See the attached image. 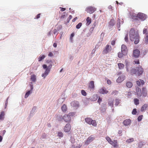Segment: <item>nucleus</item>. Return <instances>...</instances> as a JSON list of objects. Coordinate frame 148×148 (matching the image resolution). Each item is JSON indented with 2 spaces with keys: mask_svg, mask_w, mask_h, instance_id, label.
Instances as JSON below:
<instances>
[{
  "mask_svg": "<svg viewBox=\"0 0 148 148\" xmlns=\"http://www.w3.org/2000/svg\"><path fill=\"white\" fill-rule=\"evenodd\" d=\"M130 39L131 41H134L135 44H138L139 41L140 37L137 32L134 28H132L129 32Z\"/></svg>",
  "mask_w": 148,
  "mask_h": 148,
  "instance_id": "1",
  "label": "nucleus"
},
{
  "mask_svg": "<svg viewBox=\"0 0 148 148\" xmlns=\"http://www.w3.org/2000/svg\"><path fill=\"white\" fill-rule=\"evenodd\" d=\"M46 63V64H50V65H48L47 66L46 64H45L42 65L43 68L44 69H46L44 73L42 75V77H43L44 78H45L49 74L53 64V62L51 60H47Z\"/></svg>",
  "mask_w": 148,
  "mask_h": 148,
  "instance_id": "2",
  "label": "nucleus"
},
{
  "mask_svg": "<svg viewBox=\"0 0 148 148\" xmlns=\"http://www.w3.org/2000/svg\"><path fill=\"white\" fill-rule=\"evenodd\" d=\"M96 8L91 6L86 8V11L89 13L91 14L96 10Z\"/></svg>",
  "mask_w": 148,
  "mask_h": 148,
  "instance_id": "3",
  "label": "nucleus"
},
{
  "mask_svg": "<svg viewBox=\"0 0 148 148\" xmlns=\"http://www.w3.org/2000/svg\"><path fill=\"white\" fill-rule=\"evenodd\" d=\"M95 138L93 136V135H91L88 138L85 142V144L86 145H88Z\"/></svg>",
  "mask_w": 148,
  "mask_h": 148,
  "instance_id": "4",
  "label": "nucleus"
},
{
  "mask_svg": "<svg viewBox=\"0 0 148 148\" xmlns=\"http://www.w3.org/2000/svg\"><path fill=\"white\" fill-rule=\"evenodd\" d=\"M138 15L137 20H138L139 19H140L142 21H144L146 18L145 15L142 13H138Z\"/></svg>",
  "mask_w": 148,
  "mask_h": 148,
  "instance_id": "5",
  "label": "nucleus"
},
{
  "mask_svg": "<svg viewBox=\"0 0 148 148\" xmlns=\"http://www.w3.org/2000/svg\"><path fill=\"white\" fill-rule=\"evenodd\" d=\"M71 129V126L69 123L67 124L64 128V131L66 132H68L70 131Z\"/></svg>",
  "mask_w": 148,
  "mask_h": 148,
  "instance_id": "6",
  "label": "nucleus"
},
{
  "mask_svg": "<svg viewBox=\"0 0 148 148\" xmlns=\"http://www.w3.org/2000/svg\"><path fill=\"white\" fill-rule=\"evenodd\" d=\"M63 119L66 122L70 123L71 121V118L68 114H65L63 117Z\"/></svg>",
  "mask_w": 148,
  "mask_h": 148,
  "instance_id": "7",
  "label": "nucleus"
},
{
  "mask_svg": "<svg viewBox=\"0 0 148 148\" xmlns=\"http://www.w3.org/2000/svg\"><path fill=\"white\" fill-rule=\"evenodd\" d=\"M140 55V51L138 49H136L133 51V56L135 58L138 57Z\"/></svg>",
  "mask_w": 148,
  "mask_h": 148,
  "instance_id": "8",
  "label": "nucleus"
},
{
  "mask_svg": "<svg viewBox=\"0 0 148 148\" xmlns=\"http://www.w3.org/2000/svg\"><path fill=\"white\" fill-rule=\"evenodd\" d=\"M71 105L72 107L77 108L79 106V103L78 101H74L71 103Z\"/></svg>",
  "mask_w": 148,
  "mask_h": 148,
  "instance_id": "9",
  "label": "nucleus"
},
{
  "mask_svg": "<svg viewBox=\"0 0 148 148\" xmlns=\"http://www.w3.org/2000/svg\"><path fill=\"white\" fill-rule=\"evenodd\" d=\"M121 52L123 53L124 54H126L127 53V50L126 46L123 45L121 47Z\"/></svg>",
  "mask_w": 148,
  "mask_h": 148,
  "instance_id": "10",
  "label": "nucleus"
},
{
  "mask_svg": "<svg viewBox=\"0 0 148 148\" xmlns=\"http://www.w3.org/2000/svg\"><path fill=\"white\" fill-rule=\"evenodd\" d=\"M137 73L138 76H140L142 75L143 72V69L140 66L137 68Z\"/></svg>",
  "mask_w": 148,
  "mask_h": 148,
  "instance_id": "11",
  "label": "nucleus"
},
{
  "mask_svg": "<svg viewBox=\"0 0 148 148\" xmlns=\"http://www.w3.org/2000/svg\"><path fill=\"white\" fill-rule=\"evenodd\" d=\"M125 76L124 75L120 76L116 80L117 82L118 83H121L125 79Z\"/></svg>",
  "mask_w": 148,
  "mask_h": 148,
  "instance_id": "12",
  "label": "nucleus"
},
{
  "mask_svg": "<svg viewBox=\"0 0 148 148\" xmlns=\"http://www.w3.org/2000/svg\"><path fill=\"white\" fill-rule=\"evenodd\" d=\"M142 94L144 97H146L147 95V90L146 88L143 87L142 89Z\"/></svg>",
  "mask_w": 148,
  "mask_h": 148,
  "instance_id": "13",
  "label": "nucleus"
},
{
  "mask_svg": "<svg viewBox=\"0 0 148 148\" xmlns=\"http://www.w3.org/2000/svg\"><path fill=\"white\" fill-rule=\"evenodd\" d=\"M99 92L101 94H104L107 93L108 92L104 88H103L99 90Z\"/></svg>",
  "mask_w": 148,
  "mask_h": 148,
  "instance_id": "14",
  "label": "nucleus"
},
{
  "mask_svg": "<svg viewBox=\"0 0 148 148\" xmlns=\"http://www.w3.org/2000/svg\"><path fill=\"white\" fill-rule=\"evenodd\" d=\"M136 92L137 95L138 96L140 97L141 96L142 92L141 90L138 87L136 88Z\"/></svg>",
  "mask_w": 148,
  "mask_h": 148,
  "instance_id": "15",
  "label": "nucleus"
},
{
  "mask_svg": "<svg viewBox=\"0 0 148 148\" xmlns=\"http://www.w3.org/2000/svg\"><path fill=\"white\" fill-rule=\"evenodd\" d=\"M138 14H136L135 13H133L131 14V18L132 19L134 20H137L138 18Z\"/></svg>",
  "mask_w": 148,
  "mask_h": 148,
  "instance_id": "16",
  "label": "nucleus"
},
{
  "mask_svg": "<svg viewBox=\"0 0 148 148\" xmlns=\"http://www.w3.org/2000/svg\"><path fill=\"white\" fill-rule=\"evenodd\" d=\"M109 46L108 45H107L105 49L103 51V53H107L110 51Z\"/></svg>",
  "mask_w": 148,
  "mask_h": 148,
  "instance_id": "17",
  "label": "nucleus"
},
{
  "mask_svg": "<svg viewBox=\"0 0 148 148\" xmlns=\"http://www.w3.org/2000/svg\"><path fill=\"white\" fill-rule=\"evenodd\" d=\"M136 82L137 85L139 86H140L141 84L143 85L145 83L144 81L143 80L140 79L137 81Z\"/></svg>",
  "mask_w": 148,
  "mask_h": 148,
  "instance_id": "18",
  "label": "nucleus"
},
{
  "mask_svg": "<svg viewBox=\"0 0 148 148\" xmlns=\"http://www.w3.org/2000/svg\"><path fill=\"white\" fill-rule=\"evenodd\" d=\"M131 121L130 119L125 120L123 122V124L125 126H127L131 123Z\"/></svg>",
  "mask_w": 148,
  "mask_h": 148,
  "instance_id": "19",
  "label": "nucleus"
},
{
  "mask_svg": "<svg viewBox=\"0 0 148 148\" xmlns=\"http://www.w3.org/2000/svg\"><path fill=\"white\" fill-rule=\"evenodd\" d=\"M89 87L90 89H93L94 88L95 86L94 85V82L93 81L90 82L89 84Z\"/></svg>",
  "mask_w": 148,
  "mask_h": 148,
  "instance_id": "20",
  "label": "nucleus"
},
{
  "mask_svg": "<svg viewBox=\"0 0 148 148\" xmlns=\"http://www.w3.org/2000/svg\"><path fill=\"white\" fill-rule=\"evenodd\" d=\"M112 145L115 147H117L118 146L117 140H114L112 143Z\"/></svg>",
  "mask_w": 148,
  "mask_h": 148,
  "instance_id": "21",
  "label": "nucleus"
},
{
  "mask_svg": "<svg viewBox=\"0 0 148 148\" xmlns=\"http://www.w3.org/2000/svg\"><path fill=\"white\" fill-rule=\"evenodd\" d=\"M62 111L64 112H65L66 111L67 108V106L66 104H64L61 108Z\"/></svg>",
  "mask_w": 148,
  "mask_h": 148,
  "instance_id": "22",
  "label": "nucleus"
},
{
  "mask_svg": "<svg viewBox=\"0 0 148 148\" xmlns=\"http://www.w3.org/2000/svg\"><path fill=\"white\" fill-rule=\"evenodd\" d=\"M126 86L129 88H131L133 86V84L130 81H128L126 83Z\"/></svg>",
  "mask_w": 148,
  "mask_h": 148,
  "instance_id": "23",
  "label": "nucleus"
},
{
  "mask_svg": "<svg viewBox=\"0 0 148 148\" xmlns=\"http://www.w3.org/2000/svg\"><path fill=\"white\" fill-rule=\"evenodd\" d=\"M82 144L79 143V144H77L76 146L73 145L72 146L71 148H80L82 146Z\"/></svg>",
  "mask_w": 148,
  "mask_h": 148,
  "instance_id": "24",
  "label": "nucleus"
},
{
  "mask_svg": "<svg viewBox=\"0 0 148 148\" xmlns=\"http://www.w3.org/2000/svg\"><path fill=\"white\" fill-rule=\"evenodd\" d=\"M148 106V104H144L142 106L141 109V111L142 112L145 110L147 108Z\"/></svg>",
  "mask_w": 148,
  "mask_h": 148,
  "instance_id": "25",
  "label": "nucleus"
},
{
  "mask_svg": "<svg viewBox=\"0 0 148 148\" xmlns=\"http://www.w3.org/2000/svg\"><path fill=\"white\" fill-rule=\"evenodd\" d=\"M137 72V69L134 68H132L131 70L130 73L132 75H133L136 74Z\"/></svg>",
  "mask_w": 148,
  "mask_h": 148,
  "instance_id": "26",
  "label": "nucleus"
},
{
  "mask_svg": "<svg viewBox=\"0 0 148 148\" xmlns=\"http://www.w3.org/2000/svg\"><path fill=\"white\" fill-rule=\"evenodd\" d=\"M45 57V56L44 55H40L39 57L38 58V61L40 62L42 60L44 59Z\"/></svg>",
  "mask_w": 148,
  "mask_h": 148,
  "instance_id": "27",
  "label": "nucleus"
},
{
  "mask_svg": "<svg viewBox=\"0 0 148 148\" xmlns=\"http://www.w3.org/2000/svg\"><path fill=\"white\" fill-rule=\"evenodd\" d=\"M31 79L33 82H35L36 80V76L34 74L32 75L31 77Z\"/></svg>",
  "mask_w": 148,
  "mask_h": 148,
  "instance_id": "28",
  "label": "nucleus"
},
{
  "mask_svg": "<svg viewBox=\"0 0 148 148\" xmlns=\"http://www.w3.org/2000/svg\"><path fill=\"white\" fill-rule=\"evenodd\" d=\"M92 120V119L90 118H87L85 119L86 122L90 125V123Z\"/></svg>",
  "mask_w": 148,
  "mask_h": 148,
  "instance_id": "29",
  "label": "nucleus"
},
{
  "mask_svg": "<svg viewBox=\"0 0 148 148\" xmlns=\"http://www.w3.org/2000/svg\"><path fill=\"white\" fill-rule=\"evenodd\" d=\"M5 115V113L4 111H2L1 112L0 115V120H3L4 119V116Z\"/></svg>",
  "mask_w": 148,
  "mask_h": 148,
  "instance_id": "30",
  "label": "nucleus"
},
{
  "mask_svg": "<svg viewBox=\"0 0 148 148\" xmlns=\"http://www.w3.org/2000/svg\"><path fill=\"white\" fill-rule=\"evenodd\" d=\"M86 21L87 23L86 24H87L88 25H90L91 22V19L89 17H87L86 19Z\"/></svg>",
  "mask_w": 148,
  "mask_h": 148,
  "instance_id": "31",
  "label": "nucleus"
},
{
  "mask_svg": "<svg viewBox=\"0 0 148 148\" xmlns=\"http://www.w3.org/2000/svg\"><path fill=\"white\" fill-rule=\"evenodd\" d=\"M145 42L146 44L148 43V33L145 34Z\"/></svg>",
  "mask_w": 148,
  "mask_h": 148,
  "instance_id": "32",
  "label": "nucleus"
},
{
  "mask_svg": "<svg viewBox=\"0 0 148 148\" xmlns=\"http://www.w3.org/2000/svg\"><path fill=\"white\" fill-rule=\"evenodd\" d=\"M145 143L143 141H140L138 144V147L139 148H141L143 145H145Z\"/></svg>",
  "mask_w": 148,
  "mask_h": 148,
  "instance_id": "33",
  "label": "nucleus"
},
{
  "mask_svg": "<svg viewBox=\"0 0 148 148\" xmlns=\"http://www.w3.org/2000/svg\"><path fill=\"white\" fill-rule=\"evenodd\" d=\"M118 66L119 69H123L124 68V65L123 64L121 63H119L118 64Z\"/></svg>",
  "mask_w": 148,
  "mask_h": 148,
  "instance_id": "34",
  "label": "nucleus"
},
{
  "mask_svg": "<svg viewBox=\"0 0 148 148\" xmlns=\"http://www.w3.org/2000/svg\"><path fill=\"white\" fill-rule=\"evenodd\" d=\"M92 124L93 126L96 127L97 125V124L95 120H92L90 123V125Z\"/></svg>",
  "mask_w": 148,
  "mask_h": 148,
  "instance_id": "35",
  "label": "nucleus"
},
{
  "mask_svg": "<svg viewBox=\"0 0 148 148\" xmlns=\"http://www.w3.org/2000/svg\"><path fill=\"white\" fill-rule=\"evenodd\" d=\"M134 102L135 104L136 105H137L139 104V100L138 99H134Z\"/></svg>",
  "mask_w": 148,
  "mask_h": 148,
  "instance_id": "36",
  "label": "nucleus"
},
{
  "mask_svg": "<svg viewBox=\"0 0 148 148\" xmlns=\"http://www.w3.org/2000/svg\"><path fill=\"white\" fill-rule=\"evenodd\" d=\"M66 13L65 12H64L61 16L60 17V19L61 20H63L66 17Z\"/></svg>",
  "mask_w": 148,
  "mask_h": 148,
  "instance_id": "37",
  "label": "nucleus"
},
{
  "mask_svg": "<svg viewBox=\"0 0 148 148\" xmlns=\"http://www.w3.org/2000/svg\"><path fill=\"white\" fill-rule=\"evenodd\" d=\"M32 92H31V91H29L27 92L25 95V98H27L29 96L30 94Z\"/></svg>",
  "mask_w": 148,
  "mask_h": 148,
  "instance_id": "38",
  "label": "nucleus"
},
{
  "mask_svg": "<svg viewBox=\"0 0 148 148\" xmlns=\"http://www.w3.org/2000/svg\"><path fill=\"white\" fill-rule=\"evenodd\" d=\"M125 54H124L123 53V52L120 53L119 52L118 53V57L120 58H121L123 57V56L124 55H125Z\"/></svg>",
  "mask_w": 148,
  "mask_h": 148,
  "instance_id": "39",
  "label": "nucleus"
},
{
  "mask_svg": "<svg viewBox=\"0 0 148 148\" xmlns=\"http://www.w3.org/2000/svg\"><path fill=\"white\" fill-rule=\"evenodd\" d=\"M134 139L132 138L127 140L126 141V142L127 143H129L132 142L133 141H134Z\"/></svg>",
  "mask_w": 148,
  "mask_h": 148,
  "instance_id": "40",
  "label": "nucleus"
},
{
  "mask_svg": "<svg viewBox=\"0 0 148 148\" xmlns=\"http://www.w3.org/2000/svg\"><path fill=\"white\" fill-rule=\"evenodd\" d=\"M58 136L60 137H62L63 136V133L61 132H58Z\"/></svg>",
  "mask_w": 148,
  "mask_h": 148,
  "instance_id": "41",
  "label": "nucleus"
},
{
  "mask_svg": "<svg viewBox=\"0 0 148 148\" xmlns=\"http://www.w3.org/2000/svg\"><path fill=\"white\" fill-rule=\"evenodd\" d=\"M82 25V23H79L76 26V28L77 29H79L80 28V27H81Z\"/></svg>",
  "mask_w": 148,
  "mask_h": 148,
  "instance_id": "42",
  "label": "nucleus"
},
{
  "mask_svg": "<svg viewBox=\"0 0 148 148\" xmlns=\"http://www.w3.org/2000/svg\"><path fill=\"white\" fill-rule=\"evenodd\" d=\"M115 105L116 106H118L120 103L119 100L118 99H115Z\"/></svg>",
  "mask_w": 148,
  "mask_h": 148,
  "instance_id": "43",
  "label": "nucleus"
},
{
  "mask_svg": "<svg viewBox=\"0 0 148 148\" xmlns=\"http://www.w3.org/2000/svg\"><path fill=\"white\" fill-rule=\"evenodd\" d=\"M74 35H75L74 33H72L70 35V38L71 40V42H72L73 41V37L74 36Z\"/></svg>",
  "mask_w": 148,
  "mask_h": 148,
  "instance_id": "44",
  "label": "nucleus"
},
{
  "mask_svg": "<svg viewBox=\"0 0 148 148\" xmlns=\"http://www.w3.org/2000/svg\"><path fill=\"white\" fill-rule=\"evenodd\" d=\"M81 93L82 95L84 96H85L86 95V93L84 90H81Z\"/></svg>",
  "mask_w": 148,
  "mask_h": 148,
  "instance_id": "45",
  "label": "nucleus"
},
{
  "mask_svg": "<svg viewBox=\"0 0 148 148\" xmlns=\"http://www.w3.org/2000/svg\"><path fill=\"white\" fill-rule=\"evenodd\" d=\"M136 108L134 109L132 112V114H136Z\"/></svg>",
  "mask_w": 148,
  "mask_h": 148,
  "instance_id": "46",
  "label": "nucleus"
},
{
  "mask_svg": "<svg viewBox=\"0 0 148 148\" xmlns=\"http://www.w3.org/2000/svg\"><path fill=\"white\" fill-rule=\"evenodd\" d=\"M106 139L110 144H111V140L110 138L108 137H106Z\"/></svg>",
  "mask_w": 148,
  "mask_h": 148,
  "instance_id": "47",
  "label": "nucleus"
},
{
  "mask_svg": "<svg viewBox=\"0 0 148 148\" xmlns=\"http://www.w3.org/2000/svg\"><path fill=\"white\" fill-rule=\"evenodd\" d=\"M143 116L140 115L139 116L138 118V121H140L142 119Z\"/></svg>",
  "mask_w": 148,
  "mask_h": 148,
  "instance_id": "48",
  "label": "nucleus"
},
{
  "mask_svg": "<svg viewBox=\"0 0 148 148\" xmlns=\"http://www.w3.org/2000/svg\"><path fill=\"white\" fill-rule=\"evenodd\" d=\"M125 41L126 42H127L128 41L127 33V34L126 35V36L125 37Z\"/></svg>",
  "mask_w": 148,
  "mask_h": 148,
  "instance_id": "49",
  "label": "nucleus"
},
{
  "mask_svg": "<svg viewBox=\"0 0 148 148\" xmlns=\"http://www.w3.org/2000/svg\"><path fill=\"white\" fill-rule=\"evenodd\" d=\"M120 19H118V23L117 25V27L118 28H119L120 26Z\"/></svg>",
  "mask_w": 148,
  "mask_h": 148,
  "instance_id": "50",
  "label": "nucleus"
},
{
  "mask_svg": "<svg viewBox=\"0 0 148 148\" xmlns=\"http://www.w3.org/2000/svg\"><path fill=\"white\" fill-rule=\"evenodd\" d=\"M118 91L115 90L114 91H113L112 94H114V95H116L118 94Z\"/></svg>",
  "mask_w": 148,
  "mask_h": 148,
  "instance_id": "51",
  "label": "nucleus"
},
{
  "mask_svg": "<svg viewBox=\"0 0 148 148\" xmlns=\"http://www.w3.org/2000/svg\"><path fill=\"white\" fill-rule=\"evenodd\" d=\"M75 114L74 112H70L69 113L68 115H69V116L70 117V116H72L75 115Z\"/></svg>",
  "mask_w": 148,
  "mask_h": 148,
  "instance_id": "52",
  "label": "nucleus"
},
{
  "mask_svg": "<svg viewBox=\"0 0 148 148\" xmlns=\"http://www.w3.org/2000/svg\"><path fill=\"white\" fill-rule=\"evenodd\" d=\"M147 32V29L144 28L143 30V34H147V33H148V32Z\"/></svg>",
  "mask_w": 148,
  "mask_h": 148,
  "instance_id": "53",
  "label": "nucleus"
},
{
  "mask_svg": "<svg viewBox=\"0 0 148 148\" xmlns=\"http://www.w3.org/2000/svg\"><path fill=\"white\" fill-rule=\"evenodd\" d=\"M134 63L135 64H139V62L138 60H136L134 61Z\"/></svg>",
  "mask_w": 148,
  "mask_h": 148,
  "instance_id": "54",
  "label": "nucleus"
},
{
  "mask_svg": "<svg viewBox=\"0 0 148 148\" xmlns=\"http://www.w3.org/2000/svg\"><path fill=\"white\" fill-rule=\"evenodd\" d=\"M60 8L61 9L60 10L62 12L66 10V8H62L61 7H60Z\"/></svg>",
  "mask_w": 148,
  "mask_h": 148,
  "instance_id": "55",
  "label": "nucleus"
},
{
  "mask_svg": "<svg viewBox=\"0 0 148 148\" xmlns=\"http://www.w3.org/2000/svg\"><path fill=\"white\" fill-rule=\"evenodd\" d=\"M48 56H49L51 57L53 55V53L51 52H50L48 54Z\"/></svg>",
  "mask_w": 148,
  "mask_h": 148,
  "instance_id": "56",
  "label": "nucleus"
},
{
  "mask_svg": "<svg viewBox=\"0 0 148 148\" xmlns=\"http://www.w3.org/2000/svg\"><path fill=\"white\" fill-rule=\"evenodd\" d=\"M102 101V99L99 97V99L98 100V102L99 103V104Z\"/></svg>",
  "mask_w": 148,
  "mask_h": 148,
  "instance_id": "57",
  "label": "nucleus"
},
{
  "mask_svg": "<svg viewBox=\"0 0 148 148\" xmlns=\"http://www.w3.org/2000/svg\"><path fill=\"white\" fill-rule=\"evenodd\" d=\"M58 31L56 29H54L53 30V33L54 34H56L57 32Z\"/></svg>",
  "mask_w": 148,
  "mask_h": 148,
  "instance_id": "58",
  "label": "nucleus"
},
{
  "mask_svg": "<svg viewBox=\"0 0 148 148\" xmlns=\"http://www.w3.org/2000/svg\"><path fill=\"white\" fill-rule=\"evenodd\" d=\"M8 99H7L5 101V108L7 106V104L8 101Z\"/></svg>",
  "mask_w": 148,
  "mask_h": 148,
  "instance_id": "59",
  "label": "nucleus"
},
{
  "mask_svg": "<svg viewBox=\"0 0 148 148\" xmlns=\"http://www.w3.org/2000/svg\"><path fill=\"white\" fill-rule=\"evenodd\" d=\"M40 14H37L36 16V19L39 18L40 17Z\"/></svg>",
  "mask_w": 148,
  "mask_h": 148,
  "instance_id": "60",
  "label": "nucleus"
},
{
  "mask_svg": "<svg viewBox=\"0 0 148 148\" xmlns=\"http://www.w3.org/2000/svg\"><path fill=\"white\" fill-rule=\"evenodd\" d=\"M115 23V21L114 20H112V26H113L114 25Z\"/></svg>",
  "mask_w": 148,
  "mask_h": 148,
  "instance_id": "61",
  "label": "nucleus"
},
{
  "mask_svg": "<svg viewBox=\"0 0 148 148\" xmlns=\"http://www.w3.org/2000/svg\"><path fill=\"white\" fill-rule=\"evenodd\" d=\"M115 41L114 40H113L112 41V45H114L115 44Z\"/></svg>",
  "mask_w": 148,
  "mask_h": 148,
  "instance_id": "62",
  "label": "nucleus"
},
{
  "mask_svg": "<svg viewBox=\"0 0 148 148\" xmlns=\"http://www.w3.org/2000/svg\"><path fill=\"white\" fill-rule=\"evenodd\" d=\"M77 17H76L75 18H74L73 20H72V22H75L77 19Z\"/></svg>",
  "mask_w": 148,
  "mask_h": 148,
  "instance_id": "63",
  "label": "nucleus"
},
{
  "mask_svg": "<svg viewBox=\"0 0 148 148\" xmlns=\"http://www.w3.org/2000/svg\"><path fill=\"white\" fill-rule=\"evenodd\" d=\"M57 44L56 43H54L53 44V46L55 47H57Z\"/></svg>",
  "mask_w": 148,
  "mask_h": 148,
  "instance_id": "64",
  "label": "nucleus"
}]
</instances>
